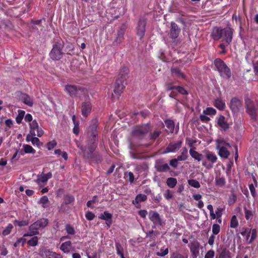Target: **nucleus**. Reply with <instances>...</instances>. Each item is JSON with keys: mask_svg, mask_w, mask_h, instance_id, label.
Returning a JSON list of instances; mask_svg holds the SVG:
<instances>
[{"mask_svg": "<svg viewBox=\"0 0 258 258\" xmlns=\"http://www.w3.org/2000/svg\"><path fill=\"white\" fill-rule=\"evenodd\" d=\"M23 149L25 153L35 154L36 152V151L29 145H24Z\"/></svg>", "mask_w": 258, "mask_h": 258, "instance_id": "obj_43", "label": "nucleus"}, {"mask_svg": "<svg viewBox=\"0 0 258 258\" xmlns=\"http://www.w3.org/2000/svg\"><path fill=\"white\" fill-rule=\"evenodd\" d=\"M219 258H232L233 255L225 247L219 248L218 250Z\"/></svg>", "mask_w": 258, "mask_h": 258, "instance_id": "obj_23", "label": "nucleus"}, {"mask_svg": "<svg viewBox=\"0 0 258 258\" xmlns=\"http://www.w3.org/2000/svg\"><path fill=\"white\" fill-rule=\"evenodd\" d=\"M171 258H187V256H184L178 252H173L171 254Z\"/></svg>", "mask_w": 258, "mask_h": 258, "instance_id": "obj_64", "label": "nucleus"}, {"mask_svg": "<svg viewBox=\"0 0 258 258\" xmlns=\"http://www.w3.org/2000/svg\"><path fill=\"white\" fill-rule=\"evenodd\" d=\"M190 156L195 160L200 162L203 161V155L196 151V148H190L189 151Z\"/></svg>", "mask_w": 258, "mask_h": 258, "instance_id": "obj_25", "label": "nucleus"}, {"mask_svg": "<svg viewBox=\"0 0 258 258\" xmlns=\"http://www.w3.org/2000/svg\"><path fill=\"white\" fill-rule=\"evenodd\" d=\"M115 249L116 251V254L122 257L124 255V248L123 246L118 241H116L115 243Z\"/></svg>", "mask_w": 258, "mask_h": 258, "instance_id": "obj_30", "label": "nucleus"}, {"mask_svg": "<svg viewBox=\"0 0 258 258\" xmlns=\"http://www.w3.org/2000/svg\"><path fill=\"white\" fill-rule=\"evenodd\" d=\"M169 250L168 248H164V247H162L160 249V250L159 252H157V255L158 256L163 257L167 255L168 253Z\"/></svg>", "mask_w": 258, "mask_h": 258, "instance_id": "obj_54", "label": "nucleus"}, {"mask_svg": "<svg viewBox=\"0 0 258 258\" xmlns=\"http://www.w3.org/2000/svg\"><path fill=\"white\" fill-rule=\"evenodd\" d=\"M187 182L189 185L195 188H200L201 186L200 182L196 179H189Z\"/></svg>", "mask_w": 258, "mask_h": 258, "instance_id": "obj_42", "label": "nucleus"}, {"mask_svg": "<svg viewBox=\"0 0 258 258\" xmlns=\"http://www.w3.org/2000/svg\"><path fill=\"white\" fill-rule=\"evenodd\" d=\"M147 199V197L144 194H139L138 195L135 200L133 201V204H139L141 202H144Z\"/></svg>", "mask_w": 258, "mask_h": 258, "instance_id": "obj_35", "label": "nucleus"}, {"mask_svg": "<svg viewBox=\"0 0 258 258\" xmlns=\"http://www.w3.org/2000/svg\"><path fill=\"white\" fill-rule=\"evenodd\" d=\"M85 217L88 220L91 221L95 217V214L90 211H88L85 214Z\"/></svg>", "mask_w": 258, "mask_h": 258, "instance_id": "obj_63", "label": "nucleus"}, {"mask_svg": "<svg viewBox=\"0 0 258 258\" xmlns=\"http://www.w3.org/2000/svg\"><path fill=\"white\" fill-rule=\"evenodd\" d=\"M216 113V110L212 107H208L203 111V113L206 115H215Z\"/></svg>", "mask_w": 258, "mask_h": 258, "instance_id": "obj_50", "label": "nucleus"}, {"mask_svg": "<svg viewBox=\"0 0 258 258\" xmlns=\"http://www.w3.org/2000/svg\"><path fill=\"white\" fill-rule=\"evenodd\" d=\"M246 112L253 120H256L258 110V103L247 96L245 98Z\"/></svg>", "mask_w": 258, "mask_h": 258, "instance_id": "obj_7", "label": "nucleus"}, {"mask_svg": "<svg viewBox=\"0 0 258 258\" xmlns=\"http://www.w3.org/2000/svg\"><path fill=\"white\" fill-rule=\"evenodd\" d=\"M39 203L42 204L43 208H45L49 206V200L46 196H43L39 201Z\"/></svg>", "mask_w": 258, "mask_h": 258, "instance_id": "obj_40", "label": "nucleus"}, {"mask_svg": "<svg viewBox=\"0 0 258 258\" xmlns=\"http://www.w3.org/2000/svg\"><path fill=\"white\" fill-rule=\"evenodd\" d=\"M228 147H230L229 143H227L223 139H218L216 141V149L218 150V155L222 158L227 159L230 155Z\"/></svg>", "mask_w": 258, "mask_h": 258, "instance_id": "obj_5", "label": "nucleus"}, {"mask_svg": "<svg viewBox=\"0 0 258 258\" xmlns=\"http://www.w3.org/2000/svg\"><path fill=\"white\" fill-rule=\"evenodd\" d=\"M182 141L181 140L177 141L175 142H171L166 147L164 154L168 153H174L179 150L182 146Z\"/></svg>", "mask_w": 258, "mask_h": 258, "instance_id": "obj_16", "label": "nucleus"}, {"mask_svg": "<svg viewBox=\"0 0 258 258\" xmlns=\"http://www.w3.org/2000/svg\"><path fill=\"white\" fill-rule=\"evenodd\" d=\"M217 123L219 126L222 128L224 130H226L229 128V126L228 123L225 120V118L223 115H220L218 119Z\"/></svg>", "mask_w": 258, "mask_h": 258, "instance_id": "obj_27", "label": "nucleus"}, {"mask_svg": "<svg viewBox=\"0 0 258 258\" xmlns=\"http://www.w3.org/2000/svg\"><path fill=\"white\" fill-rule=\"evenodd\" d=\"M214 105L217 108L220 110H223L225 108L224 101L220 98L215 99Z\"/></svg>", "mask_w": 258, "mask_h": 258, "instance_id": "obj_31", "label": "nucleus"}, {"mask_svg": "<svg viewBox=\"0 0 258 258\" xmlns=\"http://www.w3.org/2000/svg\"><path fill=\"white\" fill-rule=\"evenodd\" d=\"M41 229L36 222L31 224L29 228V232L24 235V237L32 236L39 234L38 230Z\"/></svg>", "mask_w": 258, "mask_h": 258, "instance_id": "obj_21", "label": "nucleus"}, {"mask_svg": "<svg viewBox=\"0 0 258 258\" xmlns=\"http://www.w3.org/2000/svg\"><path fill=\"white\" fill-rule=\"evenodd\" d=\"M214 64L221 77L228 79L231 77L230 69L222 59L216 58Z\"/></svg>", "mask_w": 258, "mask_h": 258, "instance_id": "obj_6", "label": "nucleus"}, {"mask_svg": "<svg viewBox=\"0 0 258 258\" xmlns=\"http://www.w3.org/2000/svg\"><path fill=\"white\" fill-rule=\"evenodd\" d=\"M64 91L72 98H80L87 93V90L85 88L77 85H66L64 86Z\"/></svg>", "mask_w": 258, "mask_h": 258, "instance_id": "obj_4", "label": "nucleus"}, {"mask_svg": "<svg viewBox=\"0 0 258 258\" xmlns=\"http://www.w3.org/2000/svg\"><path fill=\"white\" fill-rule=\"evenodd\" d=\"M13 228V226L12 224H9L5 228V229L3 230L2 232V234L4 236H7L9 235L11 232L12 229Z\"/></svg>", "mask_w": 258, "mask_h": 258, "instance_id": "obj_47", "label": "nucleus"}, {"mask_svg": "<svg viewBox=\"0 0 258 258\" xmlns=\"http://www.w3.org/2000/svg\"><path fill=\"white\" fill-rule=\"evenodd\" d=\"M63 52L60 44H54L49 53L50 57L53 60H58L62 57Z\"/></svg>", "mask_w": 258, "mask_h": 258, "instance_id": "obj_11", "label": "nucleus"}, {"mask_svg": "<svg viewBox=\"0 0 258 258\" xmlns=\"http://www.w3.org/2000/svg\"><path fill=\"white\" fill-rule=\"evenodd\" d=\"M52 177V174L50 172L46 174H44L42 172L41 174L37 175L36 182L40 186H43L47 183L48 180Z\"/></svg>", "mask_w": 258, "mask_h": 258, "instance_id": "obj_15", "label": "nucleus"}, {"mask_svg": "<svg viewBox=\"0 0 258 258\" xmlns=\"http://www.w3.org/2000/svg\"><path fill=\"white\" fill-rule=\"evenodd\" d=\"M233 30L230 27H226L224 29L215 27L213 28L211 36L214 40L221 39L227 45L230 44L232 40Z\"/></svg>", "mask_w": 258, "mask_h": 258, "instance_id": "obj_2", "label": "nucleus"}, {"mask_svg": "<svg viewBox=\"0 0 258 258\" xmlns=\"http://www.w3.org/2000/svg\"><path fill=\"white\" fill-rule=\"evenodd\" d=\"M124 34V31L123 29H120L117 32V36L116 39L113 42L114 44H119L123 39V35Z\"/></svg>", "mask_w": 258, "mask_h": 258, "instance_id": "obj_33", "label": "nucleus"}, {"mask_svg": "<svg viewBox=\"0 0 258 258\" xmlns=\"http://www.w3.org/2000/svg\"><path fill=\"white\" fill-rule=\"evenodd\" d=\"M98 121L96 119L92 120L88 128L87 140L84 143L76 141L77 147L82 151L83 157L89 161L95 163L101 162L102 158L100 154L95 152L98 146Z\"/></svg>", "mask_w": 258, "mask_h": 258, "instance_id": "obj_1", "label": "nucleus"}, {"mask_svg": "<svg viewBox=\"0 0 258 258\" xmlns=\"http://www.w3.org/2000/svg\"><path fill=\"white\" fill-rule=\"evenodd\" d=\"M177 183V179L174 177H169L167 179L166 183L170 188L174 187Z\"/></svg>", "mask_w": 258, "mask_h": 258, "instance_id": "obj_36", "label": "nucleus"}, {"mask_svg": "<svg viewBox=\"0 0 258 258\" xmlns=\"http://www.w3.org/2000/svg\"><path fill=\"white\" fill-rule=\"evenodd\" d=\"M236 200H237L236 196L234 194H231L230 196L229 200H228L229 205H231L234 204L235 203V202L236 201Z\"/></svg>", "mask_w": 258, "mask_h": 258, "instance_id": "obj_57", "label": "nucleus"}, {"mask_svg": "<svg viewBox=\"0 0 258 258\" xmlns=\"http://www.w3.org/2000/svg\"><path fill=\"white\" fill-rule=\"evenodd\" d=\"M65 229L68 234L70 235L75 234V230L74 228L71 226L70 224H67L66 226Z\"/></svg>", "mask_w": 258, "mask_h": 258, "instance_id": "obj_55", "label": "nucleus"}, {"mask_svg": "<svg viewBox=\"0 0 258 258\" xmlns=\"http://www.w3.org/2000/svg\"><path fill=\"white\" fill-rule=\"evenodd\" d=\"M242 106V102L237 97H233L231 99L230 108L233 113H238Z\"/></svg>", "mask_w": 258, "mask_h": 258, "instance_id": "obj_12", "label": "nucleus"}, {"mask_svg": "<svg viewBox=\"0 0 258 258\" xmlns=\"http://www.w3.org/2000/svg\"><path fill=\"white\" fill-rule=\"evenodd\" d=\"M72 242L71 241H68L62 243L60 246V249L64 253H69L72 250H74L72 248Z\"/></svg>", "mask_w": 258, "mask_h": 258, "instance_id": "obj_26", "label": "nucleus"}, {"mask_svg": "<svg viewBox=\"0 0 258 258\" xmlns=\"http://www.w3.org/2000/svg\"><path fill=\"white\" fill-rule=\"evenodd\" d=\"M39 255L43 258H62V255L61 254L45 248L40 249Z\"/></svg>", "mask_w": 258, "mask_h": 258, "instance_id": "obj_13", "label": "nucleus"}, {"mask_svg": "<svg viewBox=\"0 0 258 258\" xmlns=\"http://www.w3.org/2000/svg\"><path fill=\"white\" fill-rule=\"evenodd\" d=\"M188 157V150L186 147H184L181 150L180 155L178 156L176 159L178 161H185Z\"/></svg>", "mask_w": 258, "mask_h": 258, "instance_id": "obj_28", "label": "nucleus"}, {"mask_svg": "<svg viewBox=\"0 0 258 258\" xmlns=\"http://www.w3.org/2000/svg\"><path fill=\"white\" fill-rule=\"evenodd\" d=\"M188 247L193 257H196L199 253L200 243L197 241H194L191 242Z\"/></svg>", "mask_w": 258, "mask_h": 258, "instance_id": "obj_22", "label": "nucleus"}, {"mask_svg": "<svg viewBox=\"0 0 258 258\" xmlns=\"http://www.w3.org/2000/svg\"><path fill=\"white\" fill-rule=\"evenodd\" d=\"M226 183L225 177L223 176H220V175H217L215 177V184L219 187H223Z\"/></svg>", "mask_w": 258, "mask_h": 258, "instance_id": "obj_29", "label": "nucleus"}, {"mask_svg": "<svg viewBox=\"0 0 258 258\" xmlns=\"http://www.w3.org/2000/svg\"><path fill=\"white\" fill-rule=\"evenodd\" d=\"M99 218L106 221H109V220L112 219V215L107 211H104L103 214H100Z\"/></svg>", "mask_w": 258, "mask_h": 258, "instance_id": "obj_38", "label": "nucleus"}, {"mask_svg": "<svg viewBox=\"0 0 258 258\" xmlns=\"http://www.w3.org/2000/svg\"><path fill=\"white\" fill-rule=\"evenodd\" d=\"M128 69L127 68H122L119 72L118 78L116 81L114 92L117 95H120L126 85V79L128 77Z\"/></svg>", "mask_w": 258, "mask_h": 258, "instance_id": "obj_3", "label": "nucleus"}, {"mask_svg": "<svg viewBox=\"0 0 258 258\" xmlns=\"http://www.w3.org/2000/svg\"><path fill=\"white\" fill-rule=\"evenodd\" d=\"M14 223L20 226V227H21V226H26L28 224V221H26V220H24V221H18V220H15L14 221Z\"/></svg>", "mask_w": 258, "mask_h": 258, "instance_id": "obj_60", "label": "nucleus"}, {"mask_svg": "<svg viewBox=\"0 0 258 258\" xmlns=\"http://www.w3.org/2000/svg\"><path fill=\"white\" fill-rule=\"evenodd\" d=\"M26 241V239L24 237H21L17 240V241L14 243V246L15 247H18L20 246H23Z\"/></svg>", "mask_w": 258, "mask_h": 258, "instance_id": "obj_41", "label": "nucleus"}, {"mask_svg": "<svg viewBox=\"0 0 258 258\" xmlns=\"http://www.w3.org/2000/svg\"><path fill=\"white\" fill-rule=\"evenodd\" d=\"M159 234L158 231H154L151 230L146 233V237L154 239Z\"/></svg>", "mask_w": 258, "mask_h": 258, "instance_id": "obj_45", "label": "nucleus"}, {"mask_svg": "<svg viewBox=\"0 0 258 258\" xmlns=\"http://www.w3.org/2000/svg\"><path fill=\"white\" fill-rule=\"evenodd\" d=\"M38 240L36 236L32 237L31 239L28 240V244L31 246H35L38 244Z\"/></svg>", "mask_w": 258, "mask_h": 258, "instance_id": "obj_52", "label": "nucleus"}, {"mask_svg": "<svg viewBox=\"0 0 258 258\" xmlns=\"http://www.w3.org/2000/svg\"><path fill=\"white\" fill-rule=\"evenodd\" d=\"M31 142L33 145H36L38 147L41 145L39 139L35 136L33 138H31Z\"/></svg>", "mask_w": 258, "mask_h": 258, "instance_id": "obj_61", "label": "nucleus"}, {"mask_svg": "<svg viewBox=\"0 0 258 258\" xmlns=\"http://www.w3.org/2000/svg\"><path fill=\"white\" fill-rule=\"evenodd\" d=\"M220 227L218 224H214L212 226V232L213 234L217 235L220 231Z\"/></svg>", "mask_w": 258, "mask_h": 258, "instance_id": "obj_59", "label": "nucleus"}, {"mask_svg": "<svg viewBox=\"0 0 258 258\" xmlns=\"http://www.w3.org/2000/svg\"><path fill=\"white\" fill-rule=\"evenodd\" d=\"M251 233V229H249L248 228H243V230L241 232V234L244 236L245 237V239L247 241L249 240V236L250 234Z\"/></svg>", "mask_w": 258, "mask_h": 258, "instance_id": "obj_39", "label": "nucleus"}, {"mask_svg": "<svg viewBox=\"0 0 258 258\" xmlns=\"http://www.w3.org/2000/svg\"><path fill=\"white\" fill-rule=\"evenodd\" d=\"M180 31V29L178 27L177 25L173 22L171 23V28L170 30L169 35L172 39H176L178 37Z\"/></svg>", "mask_w": 258, "mask_h": 258, "instance_id": "obj_19", "label": "nucleus"}, {"mask_svg": "<svg viewBox=\"0 0 258 258\" xmlns=\"http://www.w3.org/2000/svg\"><path fill=\"white\" fill-rule=\"evenodd\" d=\"M19 93L20 94V99H21L25 104L28 105L29 106H33V100L31 97L25 93H22L21 92Z\"/></svg>", "mask_w": 258, "mask_h": 258, "instance_id": "obj_24", "label": "nucleus"}, {"mask_svg": "<svg viewBox=\"0 0 258 258\" xmlns=\"http://www.w3.org/2000/svg\"><path fill=\"white\" fill-rule=\"evenodd\" d=\"M30 128V134L33 136H36L35 130L38 129L39 125L36 120H33L29 124Z\"/></svg>", "mask_w": 258, "mask_h": 258, "instance_id": "obj_32", "label": "nucleus"}, {"mask_svg": "<svg viewBox=\"0 0 258 258\" xmlns=\"http://www.w3.org/2000/svg\"><path fill=\"white\" fill-rule=\"evenodd\" d=\"M146 21L144 19H140L136 27V32L140 39H142L145 33Z\"/></svg>", "mask_w": 258, "mask_h": 258, "instance_id": "obj_14", "label": "nucleus"}, {"mask_svg": "<svg viewBox=\"0 0 258 258\" xmlns=\"http://www.w3.org/2000/svg\"><path fill=\"white\" fill-rule=\"evenodd\" d=\"M186 143L187 144L190 148H196L194 146V145L197 143V141L196 140H192L190 138H186Z\"/></svg>", "mask_w": 258, "mask_h": 258, "instance_id": "obj_56", "label": "nucleus"}, {"mask_svg": "<svg viewBox=\"0 0 258 258\" xmlns=\"http://www.w3.org/2000/svg\"><path fill=\"white\" fill-rule=\"evenodd\" d=\"M25 111L23 110H19V113L16 118V121L18 123H20L24 116Z\"/></svg>", "mask_w": 258, "mask_h": 258, "instance_id": "obj_49", "label": "nucleus"}, {"mask_svg": "<svg viewBox=\"0 0 258 258\" xmlns=\"http://www.w3.org/2000/svg\"><path fill=\"white\" fill-rule=\"evenodd\" d=\"M150 128L147 124L136 126L132 131V136L135 138L141 139L149 131Z\"/></svg>", "mask_w": 258, "mask_h": 258, "instance_id": "obj_10", "label": "nucleus"}, {"mask_svg": "<svg viewBox=\"0 0 258 258\" xmlns=\"http://www.w3.org/2000/svg\"><path fill=\"white\" fill-rule=\"evenodd\" d=\"M75 201V198L73 196L71 195H67L64 197V204L66 205H68L72 203Z\"/></svg>", "mask_w": 258, "mask_h": 258, "instance_id": "obj_48", "label": "nucleus"}, {"mask_svg": "<svg viewBox=\"0 0 258 258\" xmlns=\"http://www.w3.org/2000/svg\"><path fill=\"white\" fill-rule=\"evenodd\" d=\"M125 176L128 178V181L131 183H133L135 179L134 174L132 172H128L125 173Z\"/></svg>", "mask_w": 258, "mask_h": 258, "instance_id": "obj_62", "label": "nucleus"}, {"mask_svg": "<svg viewBox=\"0 0 258 258\" xmlns=\"http://www.w3.org/2000/svg\"><path fill=\"white\" fill-rule=\"evenodd\" d=\"M56 145V142L55 140H52L47 144V148L48 150H51L53 149Z\"/></svg>", "mask_w": 258, "mask_h": 258, "instance_id": "obj_58", "label": "nucleus"}, {"mask_svg": "<svg viewBox=\"0 0 258 258\" xmlns=\"http://www.w3.org/2000/svg\"><path fill=\"white\" fill-rule=\"evenodd\" d=\"M161 132L160 130H155L153 133H151L149 136L150 139L155 140L161 134Z\"/></svg>", "mask_w": 258, "mask_h": 258, "instance_id": "obj_51", "label": "nucleus"}, {"mask_svg": "<svg viewBox=\"0 0 258 258\" xmlns=\"http://www.w3.org/2000/svg\"><path fill=\"white\" fill-rule=\"evenodd\" d=\"M41 229L36 222L31 224L29 228V232L24 235V237L32 236L39 234L38 230Z\"/></svg>", "mask_w": 258, "mask_h": 258, "instance_id": "obj_20", "label": "nucleus"}, {"mask_svg": "<svg viewBox=\"0 0 258 258\" xmlns=\"http://www.w3.org/2000/svg\"><path fill=\"white\" fill-rule=\"evenodd\" d=\"M250 234L251 235V237L249 239V240L248 241L249 244L252 243L253 241V240L254 239H255V238H256V237H257L256 230L255 229H251V233Z\"/></svg>", "mask_w": 258, "mask_h": 258, "instance_id": "obj_53", "label": "nucleus"}, {"mask_svg": "<svg viewBox=\"0 0 258 258\" xmlns=\"http://www.w3.org/2000/svg\"><path fill=\"white\" fill-rule=\"evenodd\" d=\"M171 72L173 75L176 76L178 77L184 78L185 77L184 75L177 68L172 69Z\"/></svg>", "mask_w": 258, "mask_h": 258, "instance_id": "obj_46", "label": "nucleus"}, {"mask_svg": "<svg viewBox=\"0 0 258 258\" xmlns=\"http://www.w3.org/2000/svg\"><path fill=\"white\" fill-rule=\"evenodd\" d=\"M204 153L207 160H203L202 165L207 169L212 168L218 160L216 155L210 151H206Z\"/></svg>", "mask_w": 258, "mask_h": 258, "instance_id": "obj_8", "label": "nucleus"}, {"mask_svg": "<svg viewBox=\"0 0 258 258\" xmlns=\"http://www.w3.org/2000/svg\"><path fill=\"white\" fill-rule=\"evenodd\" d=\"M238 225V221L235 215H233L230 221V227L232 228H236Z\"/></svg>", "mask_w": 258, "mask_h": 258, "instance_id": "obj_44", "label": "nucleus"}, {"mask_svg": "<svg viewBox=\"0 0 258 258\" xmlns=\"http://www.w3.org/2000/svg\"><path fill=\"white\" fill-rule=\"evenodd\" d=\"M165 124L170 133H172L174 130V122L172 120L167 119L165 120Z\"/></svg>", "mask_w": 258, "mask_h": 258, "instance_id": "obj_34", "label": "nucleus"}, {"mask_svg": "<svg viewBox=\"0 0 258 258\" xmlns=\"http://www.w3.org/2000/svg\"><path fill=\"white\" fill-rule=\"evenodd\" d=\"M155 167L158 172H167L169 170L170 167L167 163H164L162 160L156 161Z\"/></svg>", "mask_w": 258, "mask_h": 258, "instance_id": "obj_18", "label": "nucleus"}, {"mask_svg": "<svg viewBox=\"0 0 258 258\" xmlns=\"http://www.w3.org/2000/svg\"><path fill=\"white\" fill-rule=\"evenodd\" d=\"M36 222L38 224L39 227L41 229H43L47 225L48 223V220L46 218H42L39 220H38Z\"/></svg>", "mask_w": 258, "mask_h": 258, "instance_id": "obj_37", "label": "nucleus"}, {"mask_svg": "<svg viewBox=\"0 0 258 258\" xmlns=\"http://www.w3.org/2000/svg\"><path fill=\"white\" fill-rule=\"evenodd\" d=\"M148 216L149 220L153 223L152 228L165 225V221L157 212L151 210L149 212Z\"/></svg>", "mask_w": 258, "mask_h": 258, "instance_id": "obj_9", "label": "nucleus"}, {"mask_svg": "<svg viewBox=\"0 0 258 258\" xmlns=\"http://www.w3.org/2000/svg\"><path fill=\"white\" fill-rule=\"evenodd\" d=\"M92 110V104L89 100H86L82 103L81 113L85 118L88 117Z\"/></svg>", "mask_w": 258, "mask_h": 258, "instance_id": "obj_17", "label": "nucleus"}]
</instances>
